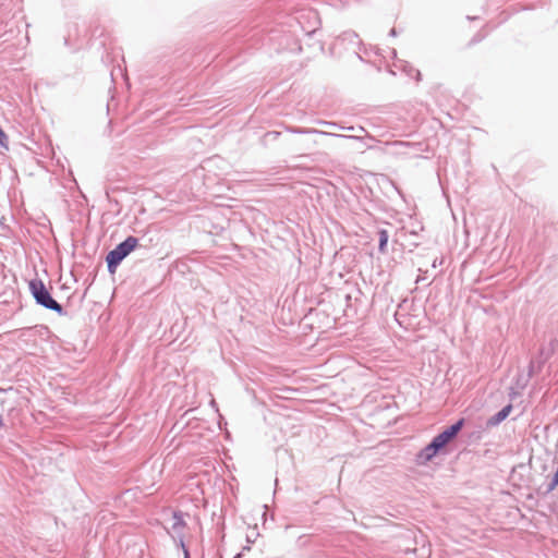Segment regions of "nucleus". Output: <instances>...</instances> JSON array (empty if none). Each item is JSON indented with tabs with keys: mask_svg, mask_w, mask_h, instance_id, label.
I'll list each match as a JSON object with an SVG mask.
<instances>
[{
	"mask_svg": "<svg viewBox=\"0 0 558 558\" xmlns=\"http://www.w3.org/2000/svg\"><path fill=\"white\" fill-rule=\"evenodd\" d=\"M7 135L5 133L2 131V129L0 128V146H5V141H7Z\"/></svg>",
	"mask_w": 558,
	"mask_h": 558,
	"instance_id": "f8f14e48",
	"label": "nucleus"
},
{
	"mask_svg": "<svg viewBox=\"0 0 558 558\" xmlns=\"http://www.w3.org/2000/svg\"><path fill=\"white\" fill-rule=\"evenodd\" d=\"M239 556L234 557V558H238Z\"/></svg>",
	"mask_w": 558,
	"mask_h": 558,
	"instance_id": "a211bd4d",
	"label": "nucleus"
},
{
	"mask_svg": "<svg viewBox=\"0 0 558 558\" xmlns=\"http://www.w3.org/2000/svg\"><path fill=\"white\" fill-rule=\"evenodd\" d=\"M137 244L138 239L130 235L111 250L106 256L108 271L114 274L118 266L136 248Z\"/></svg>",
	"mask_w": 558,
	"mask_h": 558,
	"instance_id": "7ed1b4c3",
	"label": "nucleus"
},
{
	"mask_svg": "<svg viewBox=\"0 0 558 558\" xmlns=\"http://www.w3.org/2000/svg\"><path fill=\"white\" fill-rule=\"evenodd\" d=\"M511 410H512L511 404L504 407L500 411H498L496 414H494L493 416H490L487 420V422H486L487 427H494V426L499 425L502 421H505L509 416Z\"/></svg>",
	"mask_w": 558,
	"mask_h": 558,
	"instance_id": "39448f33",
	"label": "nucleus"
},
{
	"mask_svg": "<svg viewBox=\"0 0 558 558\" xmlns=\"http://www.w3.org/2000/svg\"><path fill=\"white\" fill-rule=\"evenodd\" d=\"M390 35H391V36H396V35H397V31H396V28H392V29L390 31Z\"/></svg>",
	"mask_w": 558,
	"mask_h": 558,
	"instance_id": "ddd939ff",
	"label": "nucleus"
},
{
	"mask_svg": "<svg viewBox=\"0 0 558 558\" xmlns=\"http://www.w3.org/2000/svg\"><path fill=\"white\" fill-rule=\"evenodd\" d=\"M343 41H349L351 44H356L357 46L361 45V40L359 39V35L353 31H348L341 34L339 37Z\"/></svg>",
	"mask_w": 558,
	"mask_h": 558,
	"instance_id": "1a4fd4ad",
	"label": "nucleus"
},
{
	"mask_svg": "<svg viewBox=\"0 0 558 558\" xmlns=\"http://www.w3.org/2000/svg\"><path fill=\"white\" fill-rule=\"evenodd\" d=\"M415 73H416V80L420 81V77H421V72L415 70Z\"/></svg>",
	"mask_w": 558,
	"mask_h": 558,
	"instance_id": "4468645a",
	"label": "nucleus"
},
{
	"mask_svg": "<svg viewBox=\"0 0 558 558\" xmlns=\"http://www.w3.org/2000/svg\"><path fill=\"white\" fill-rule=\"evenodd\" d=\"M533 372V364L530 365V375L532 374Z\"/></svg>",
	"mask_w": 558,
	"mask_h": 558,
	"instance_id": "2eb2a0df",
	"label": "nucleus"
},
{
	"mask_svg": "<svg viewBox=\"0 0 558 558\" xmlns=\"http://www.w3.org/2000/svg\"><path fill=\"white\" fill-rule=\"evenodd\" d=\"M436 265H438V262H436V260H435V262L433 263V267H436Z\"/></svg>",
	"mask_w": 558,
	"mask_h": 558,
	"instance_id": "dca6fc26",
	"label": "nucleus"
},
{
	"mask_svg": "<svg viewBox=\"0 0 558 558\" xmlns=\"http://www.w3.org/2000/svg\"><path fill=\"white\" fill-rule=\"evenodd\" d=\"M340 130H348V131H353V132L359 131L360 133H367L363 126L355 128V126H352V125L351 126H342L341 125Z\"/></svg>",
	"mask_w": 558,
	"mask_h": 558,
	"instance_id": "9d476101",
	"label": "nucleus"
},
{
	"mask_svg": "<svg viewBox=\"0 0 558 558\" xmlns=\"http://www.w3.org/2000/svg\"><path fill=\"white\" fill-rule=\"evenodd\" d=\"M318 124L320 125H325V126H332V128H338L340 129L341 125H339L338 123L336 122H330V121H318Z\"/></svg>",
	"mask_w": 558,
	"mask_h": 558,
	"instance_id": "9b49d317",
	"label": "nucleus"
},
{
	"mask_svg": "<svg viewBox=\"0 0 558 558\" xmlns=\"http://www.w3.org/2000/svg\"><path fill=\"white\" fill-rule=\"evenodd\" d=\"M464 425V418L458 420L454 424L433 438V440L421 450L418 459L423 462L430 461L442 448L453 440Z\"/></svg>",
	"mask_w": 558,
	"mask_h": 558,
	"instance_id": "f257e3e1",
	"label": "nucleus"
},
{
	"mask_svg": "<svg viewBox=\"0 0 558 558\" xmlns=\"http://www.w3.org/2000/svg\"><path fill=\"white\" fill-rule=\"evenodd\" d=\"M436 265H438V262H436V260H435V262L433 263V267H436Z\"/></svg>",
	"mask_w": 558,
	"mask_h": 558,
	"instance_id": "f3484780",
	"label": "nucleus"
},
{
	"mask_svg": "<svg viewBox=\"0 0 558 558\" xmlns=\"http://www.w3.org/2000/svg\"><path fill=\"white\" fill-rule=\"evenodd\" d=\"M28 286L29 291L38 305L53 311L60 316L65 315L62 305L52 298L51 293L40 279L31 280Z\"/></svg>",
	"mask_w": 558,
	"mask_h": 558,
	"instance_id": "f03ea898",
	"label": "nucleus"
},
{
	"mask_svg": "<svg viewBox=\"0 0 558 558\" xmlns=\"http://www.w3.org/2000/svg\"><path fill=\"white\" fill-rule=\"evenodd\" d=\"M292 133H296V134H310V133H315V134H319V135H327V136H332L335 135V133H331V132H325V131H320V130H316V129H302V128H291L289 129Z\"/></svg>",
	"mask_w": 558,
	"mask_h": 558,
	"instance_id": "0eeeda50",
	"label": "nucleus"
},
{
	"mask_svg": "<svg viewBox=\"0 0 558 558\" xmlns=\"http://www.w3.org/2000/svg\"><path fill=\"white\" fill-rule=\"evenodd\" d=\"M388 239H389V235L386 230L381 229L378 231V250H379V252H381V253L386 252Z\"/></svg>",
	"mask_w": 558,
	"mask_h": 558,
	"instance_id": "6e6552de",
	"label": "nucleus"
},
{
	"mask_svg": "<svg viewBox=\"0 0 558 558\" xmlns=\"http://www.w3.org/2000/svg\"><path fill=\"white\" fill-rule=\"evenodd\" d=\"M365 134H366L365 136H363V135H341V134H335L333 136L340 137V138H345V140H356L362 143L363 148L371 149L372 145L366 144L365 140L368 138V140L374 141V137L368 135V133H365Z\"/></svg>",
	"mask_w": 558,
	"mask_h": 558,
	"instance_id": "423d86ee",
	"label": "nucleus"
},
{
	"mask_svg": "<svg viewBox=\"0 0 558 558\" xmlns=\"http://www.w3.org/2000/svg\"><path fill=\"white\" fill-rule=\"evenodd\" d=\"M172 521L173 522H172L171 529L173 531V539L174 541L178 539L179 545L183 549L184 558H190V554H189L187 548L185 547V544L183 541V535H182V530L185 525L182 512H179V511L173 512Z\"/></svg>",
	"mask_w": 558,
	"mask_h": 558,
	"instance_id": "20e7f679",
	"label": "nucleus"
}]
</instances>
